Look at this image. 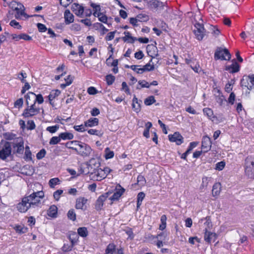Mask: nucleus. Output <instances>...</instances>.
Masks as SVG:
<instances>
[{
	"label": "nucleus",
	"instance_id": "nucleus-27",
	"mask_svg": "<svg viewBox=\"0 0 254 254\" xmlns=\"http://www.w3.org/2000/svg\"><path fill=\"white\" fill-rule=\"evenodd\" d=\"M77 235L81 237H86L88 235V231L86 227H82L77 229Z\"/></svg>",
	"mask_w": 254,
	"mask_h": 254
},
{
	"label": "nucleus",
	"instance_id": "nucleus-44",
	"mask_svg": "<svg viewBox=\"0 0 254 254\" xmlns=\"http://www.w3.org/2000/svg\"><path fill=\"white\" fill-rule=\"evenodd\" d=\"M105 157L106 159L112 158L114 157V153L113 151L110 150L109 148L107 147L105 149Z\"/></svg>",
	"mask_w": 254,
	"mask_h": 254
},
{
	"label": "nucleus",
	"instance_id": "nucleus-64",
	"mask_svg": "<svg viewBox=\"0 0 254 254\" xmlns=\"http://www.w3.org/2000/svg\"><path fill=\"white\" fill-rule=\"evenodd\" d=\"M122 89L124 90V91L127 94H128V95L130 94L129 89L128 88V86L127 85V83L126 82H122Z\"/></svg>",
	"mask_w": 254,
	"mask_h": 254
},
{
	"label": "nucleus",
	"instance_id": "nucleus-63",
	"mask_svg": "<svg viewBox=\"0 0 254 254\" xmlns=\"http://www.w3.org/2000/svg\"><path fill=\"white\" fill-rule=\"evenodd\" d=\"M60 4L64 7H67L72 2V0H59Z\"/></svg>",
	"mask_w": 254,
	"mask_h": 254
},
{
	"label": "nucleus",
	"instance_id": "nucleus-41",
	"mask_svg": "<svg viewBox=\"0 0 254 254\" xmlns=\"http://www.w3.org/2000/svg\"><path fill=\"white\" fill-rule=\"evenodd\" d=\"M138 83L140 86L136 87L137 89H140L141 88H149L150 87L149 83L144 80H139Z\"/></svg>",
	"mask_w": 254,
	"mask_h": 254
},
{
	"label": "nucleus",
	"instance_id": "nucleus-46",
	"mask_svg": "<svg viewBox=\"0 0 254 254\" xmlns=\"http://www.w3.org/2000/svg\"><path fill=\"white\" fill-rule=\"evenodd\" d=\"M61 140V138L60 135L59 136H53L51 138L49 141V144L50 145H55L59 143Z\"/></svg>",
	"mask_w": 254,
	"mask_h": 254
},
{
	"label": "nucleus",
	"instance_id": "nucleus-7",
	"mask_svg": "<svg viewBox=\"0 0 254 254\" xmlns=\"http://www.w3.org/2000/svg\"><path fill=\"white\" fill-rule=\"evenodd\" d=\"M194 27L193 33L196 38L199 41L202 40L205 35V29L203 25L197 22L194 24Z\"/></svg>",
	"mask_w": 254,
	"mask_h": 254
},
{
	"label": "nucleus",
	"instance_id": "nucleus-56",
	"mask_svg": "<svg viewBox=\"0 0 254 254\" xmlns=\"http://www.w3.org/2000/svg\"><path fill=\"white\" fill-rule=\"evenodd\" d=\"M37 26L38 29V30L40 32H44L47 30V28L46 26L42 23H38L37 24Z\"/></svg>",
	"mask_w": 254,
	"mask_h": 254
},
{
	"label": "nucleus",
	"instance_id": "nucleus-8",
	"mask_svg": "<svg viewBox=\"0 0 254 254\" xmlns=\"http://www.w3.org/2000/svg\"><path fill=\"white\" fill-rule=\"evenodd\" d=\"M25 97L26 98V103L27 105H29L28 99L29 98L34 99V103L38 102V104H41L44 102L43 97L40 94L36 95L33 92H29L25 95Z\"/></svg>",
	"mask_w": 254,
	"mask_h": 254
},
{
	"label": "nucleus",
	"instance_id": "nucleus-52",
	"mask_svg": "<svg viewBox=\"0 0 254 254\" xmlns=\"http://www.w3.org/2000/svg\"><path fill=\"white\" fill-rule=\"evenodd\" d=\"M27 126L26 127L28 130H33L36 127V125L33 120H28L27 123Z\"/></svg>",
	"mask_w": 254,
	"mask_h": 254
},
{
	"label": "nucleus",
	"instance_id": "nucleus-29",
	"mask_svg": "<svg viewBox=\"0 0 254 254\" xmlns=\"http://www.w3.org/2000/svg\"><path fill=\"white\" fill-rule=\"evenodd\" d=\"M116 250V245L114 243H110L105 250V254H114Z\"/></svg>",
	"mask_w": 254,
	"mask_h": 254
},
{
	"label": "nucleus",
	"instance_id": "nucleus-61",
	"mask_svg": "<svg viewBox=\"0 0 254 254\" xmlns=\"http://www.w3.org/2000/svg\"><path fill=\"white\" fill-rule=\"evenodd\" d=\"M85 124L83 125H80L79 126H74L73 128L74 129L79 132H83L84 131L85 129Z\"/></svg>",
	"mask_w": 254,
	"mask_h": 254
},
{
	"label": "nucleus",
	"instance_id": "nucleus-20",
	"mask_svg": "<svg viewBox=\"0 0 254 254\" xmlns=\"http://www.w3.org/2000/svg\"><path fill=\"white\" fill-rule=\"evenodd\" d=\"M93 174L96 176L97 181H101L106 177L105 172H103L101 168H98L95 171L91 172V174Z\"/></svg>",
	"mask_w": 254,
	"mask_h": 254
},
{
	"label": "nucleus",
	"instance_id": "nucleus-36",
	"mask_svg": "<svg viewBox=\"0 0 254 254\" xmlns=\"http://www.w3.org/2000/svg\"><path fill=\"white\" fill-rule=\"evenodd\" d=\"M145 196L143 192H140L138 193L137 196V207L138 208L142 204V201Z\"/></svg>",
	"mask_w": 254,
	"mask_h": 254
},
{
	"label": "nucleus",
	"instance_id": "nucleus-34",
	"mask_svg": "<svg viewBox=\"0 0 254 254\" xmlns=\"http://www.w3.org/2000/svg\"><path fill=\"white\" fill-rule=\"evenodd\" d=\"M140 65H132L130 66V68L138 74H142L144 72V69L141 67Z\"/></svg>",
	"mask_w": 254,
	"mask_h": 254
},
{
	"label": "nucleus",
	"instance_id": "nucleus-37",
	"mask_svg": "<svg viewBox=\"0 0 254 254\" xmlns=\"http://www.w3.org/2000/svg\"><path fill=\"white\" fill-rule=\"evenodd\" d=\"M67 218L74 221L76 220V215L75 211L73 209H70L67 212Z\"/></svg>",
	"mask_w": 254,
	"mask_h": 254
},
{
	"label": "nucleus",
	"instance_id": "nucleus-55",
	"mask_svg": "<svg viewBox=\"0 0 254 254\" xmlns=\"http://www.w3.org/2000/svg\"><path fill=\"white\" fill-rule=\"evenodd\" d=\"M88 133L90 134L96 135L99 136H101L102 135V133L99 130L94 129H89L88 130Z\"/></svg>",
	"mask_w": 254,
	"mask_h": 254
},
{
	"label": "nucleus",
	"instance_id": "nucleus-54",
	"mask_svg": "<svg viewBox=\"0 0 254 254\" xmlns=\"http://www.w3.org/2000/svg\"><path fill=\"white\" fill-rule=\"evenodd\" d=\"M137 20L140 22L147 21L148 20L147 15L143 14H139L137 16Z\"/></svg>",
	"mask_w": 254,
	"mask_h": 254
},
{
	"label": "nucleus",
	"instance_id": "nucleus-48",
	"mask_svg": "<svg viewBox=\"0 0 254 254\" xmlns=\"http://www.w3.org/2000/svg\"><path fill=\"white\" fill-rule=\"evenodd\" d=\"M46 154V151L45 149H42L36 154L37 159L41 160L43 159Z\"/></svg>",
	"mask_w": 254,
	"mask_h": 254
},
{
	"label": "nucleus",
	"instance_id": "nucleus-30",
	"mask_svg": "<svg viewBox=\"0 0 254 254\" xmlns=\"http://www.w3.org/2000/svg\"><path fill=\"white\" fill-rule=\"evenodd\" d=\"M78 238V235L75 232H71L68 236V239L71 243L72 246L76 243Z\"/></svg>",
	"mask_w": 254,
	"mask_h": 254
},
{
	"label": "nucleus",
	"instance_id": "nucleus-42",
	"mask_svg": "<svg viewBox=\"0 0 254 254\" xmlns=\"http://www.w3.org/2000/svg\"><path fill=\"white\" fill-rule=\"evenodd\" d=\"M106 81L108 85L113 84L115 80V77L112 74H108L106 76Z\"/></svg>",
	"mask_w": 254,
	"mask_h": 254
},
{
	"label": "nucleus",
	"instance_id": "nucleus-32",
	"mask_svg": "<svg viewBox=\"0 0 254 254\" xmlns=\"http://www.w3.org/2000/svg\"><path fill=\"white\" fill-rule=\"evenodd\" d=\"M59 135L61 139L63 140H70L73 139L74 137L72 133L67 132L61 133Z\"/></svg>",
	"mask_w": 254,
	"mask_h": 254
},
{
	"label": "nucleus",
	"instance_id": "nucleus-3",
	"mask_svg": "<svg viewBox=\"0 0 254 254\" xmlns=\"http://www.w3.org/2000/svg\"><path fill=\"white\" fill-rule=\"evenodd\" d=\"M214 57L215 60H221L222 61H229L231 58V55L228 49L217 47L214 53Z\"/></svg>",
	"mask_w": 254,
	"mask_h": 254
},
{
	"label": "nucleus",
	"instance_id": "nucleus-31",
	"mask_svg": "<svg viewBox=\"0 0 254 254\" xmlns=\"http://www.w3.org/2000/svg\"><path fill=\"white\" fill-rule=\"evenodd\" d=\"M203 113L207 116L209 119L212 118H217V117L213 116V112L212 109L209 108H205L203 109Z\"/></svg>",
	"mask_w": 254,
	"mask_h": 254
},
{
	"label": "nucleus",
	"instance_id": "nucleus-51",
	"mask_svg": "<svg viewBox=\"0 0 254 254\" xmlns=\"http://www.w3.org/2000/svg\"><path fill=\"white\" fill-rule=\"evenodd\" d=\"M198 144L197 142L193 141L191 142L190 143L189 146L186 151L187 153H188L189 154L190 153L192 150L195 148Z\"/></svg>",
	"mask_w": 254,
	"mask_h": 254
},
{
	"label": "nucleus",
	"instance_id": "nucleus-5",
	"mask_svg": "<svg viewBox=\"0 0 254 254\" xmlns=\"http://www.w3.org/2000/svg\"><path fill=\"white\" fill-rule=\"evenodd\" d=\"M77 146L79 147L78 154L84 157L89 156L92 151L90 146L85 143L78 141Z\"/></svg>",
	"mask_w": 254,
	"mask_h": 254
},
{
	"label": "nucleus",
	"instance_id": "nucleus-11",
	"mask_svg": "<svg viewBox=\"0 0 254 254\" xmlns=\"http://www.w3.org/2000/svg\"><path fill=\"white\" fill-rule=\"evenodd\" d=\"M71 9L76 16L80 17L83 16L84 8L82 5L77 3H73L71 5Z\"/></svg>",
	"mask_w": 254,
	"mask_h": 254
},
{
	"label": "nucleus",
	"instance_id": "nucleus-14",
	"mask_svg": "<svg viewBox=\"0 0 254 254\" xmlns=\"http://www.w3.org/2000/svg\"><path fill=\"white\" fill-rule=\"evenodd\" d=\"M87 199L84 197H79L76 199L75 207L77 209L85 210V204L87 202Z\"/></svg>",
	"mask_w": 254,
	"mask_h": 254
},
{
	"label": "nucleus",
	"instance_id": "nucleus-35",
	"mask_svg": "<svg viewBox=\"0 0 254 254\" xmlns=\"http://www.w3.org/2000/svg\"><path fill=\"white\" fill-rule=\"evenodd\" d=\"M212 178L211 177H204L202 179V184L200 188H205L208 185L209 183L211 181Z\"/></svg>",
	"mask_w": 254,
	"mask_h": 254
},
{
	"label": "nucleus",
	"instance_id": "nucleus-19",
	"mask_svg": "<svg viewBox=\"0 0 254 254\" xmlns=\"http://www.w3.org/2000/svg\"><path fill=\"white\" fill-rule=\"evenodd\" d=\"M225 70L229 71L230 73L237 72L240 70V66L239 64L235 61L231 65L226 66Z\"/></svg>",
	"mask_w": 254,
	"mask_h": 254
},
{
	"label": "nucleus",
	"instance_id": "nucleus-17",
	"mask_svg": "<svg viewBox=\"0 0 254 254\" xmlns=\"http://www.w3.org/2000/svg\"><path fill=\"white\" fill-rule=\"evenodd\" d=\"M141 100H138L134 95L132 99V107L136 113H138L140 111Z\"/></svg>",
	"mask_w": 254,
	"mask_h": 254
},
{
	"label": "nucleus",
	"instance_id": "nucleus-28",
	"mask_svg": "<svg viewBox=\"0 0 254 254\" xmlns=\"http://www.w3.org/2000/svg\"><path fill=\"white\" fill-rule=\"evenodd\" d=\"M250 79L249 76H246L245 78L243 77L241 81V84L242 86H245L248 89L251 90L252 89V86L249 84Z\"/></svg>",
	"mask_w": 254,
	"mask_h": 254
},
{
	"label": "nucleus",
	"instance_id": "nucleus-26",
	"mask_svg": "<svg viewBox=\"0 0 254 254\" xmlns=\"http://www.w3.org/2000/svg\"><path fill=\"white\" fill-rule=\"evenodd\" d=\"M18 5H19V8L15 7L14 10L16 11V14L15 15V17L16 19H18L20 15H25L24 9H21L22 8H24V6L20 3H17Z\"/></svg>",
	"mask_w": 254,
	"mask_h": 254
},
{
	"label": "nucleus",
	"instance_id": "nucleus-18",
	"mask_svg": "<svg viewBox=\"0 0 254 254\" xmlns=\"http://www.w3.org/2000/svg\"><path fill=\"white\" fill-rule=\"evenodd\" d=\"M149 7L151 9H157L158 8H163L164 3L158 0H151L149 2Z\"/></svg>",
	"mask_w": 254,
	"mask_h": 254
},
{
	"label": "nucleus",
	"instance_id": "nucleus-60",
	"mask_svg": "<svg viewBox=\"0 0 254 254\" xmlns=\"http://www.w3.org/2000/svg\"><path fill=\"white\" fill-rule=\"evenodd\" d=\"M116 32V31H112L108 33L107 36L105 37V40L106 41H111L113 40L115 37V34Z\"/></svg>",
	"mask_w": 254,
	"mask_h": 254
},
{
	"label": "nucleus",
	"instance_id": "nucleus-2",
	"mask_svg": "<svg viewBox=\"0 0 254 254\" xmlns=\"http://www.w3.org/2000/svg\"><path fill=\"white\" fill-rule=\"evenodd\" d=\"M245 172L246 175L251 179H254V157L248 156L245 160Z\"/></svg>",
	"mask_w": 254,
	"mask_h": 254
},
{
	"label": "nucleus",
	"instance_id": "nucleus-6",
	"mask_svg": "<svg viewBox=\"0 0 254 254\" xmlns=\"http://www.w3.org/2000/svg\"><path fill=\"white\" fill-rule=\"evenodd\" d=\"M13 148L15 149V152L16 153L22 154L23 153L24 147V141L22 137H18L15 140V142H12Z\"/></svg>",
	"mask_w": 254,
	"mask_h": 254
},
{
	"label": "nucleus",
	"instance_id": "nucleus-47",
	"mask_svg": "<svg viewBox=\"0 0 254 254\" xmlns=\"http://www.w3.org/2000/svg\"><path fill=\"white\" fill-rule=\"evenodd\" d=\"M60 180L58 178H53L49 181V186L51 188H53L55 186L59 184Z\"/></svg>",
	"mask_w": 254,
	"mask_h": 254
},
{
	"label": "nucleus",
	"instance_id": "nucleus-23",
	"mask_svg": "<svg viewBox=\"0 0 254 254\" xmlns=\"http://www.w3.org/2000/svg\"><path fill=\"white\" fill-rule=\"evenodd\" d=\"M86 127H92L97 126L99 123V120L96 118H91L88 121L84 122Z\"/></svg>",
	"mask_w": 254,
	"mask_h": 254
},
{
	"label": "nucleus",
	"instance_id": "nucleus-59",
	"mask_svg": "<svg viewBox=\"0 0 254 254\" xmlns=\"http://www.w3.org/2000/svg\"><path fill=\"white\" fill-rule=\"evenodd\" d=\"M9 24L11 26L17 29H20L21 28V26L18 22L15 20H11Z\"/></svg>",
	"mask_w": 254,
	"mask_h": 254
},
{
	"label": "nucleus",
	"instance_id": "nucleus-16",
	"mask_svg": "<svg viewBox=\"0 0 254 254\" xmlns=\"http://www.w3.org/2000/svg\"><path fill=\"white\" fill-rule=\"evenodd\" d=\"M65 23L68 25L74 21V16L68 9H66L64 12Z\"/></svg>",
	"mask_w": 254,
	"mask_h": 254
},
{
	"label": "nucleus",
	"instance_id": "nucleus-13",
	"mask_svg": "<svg viewBox=\"0 0 254 254\" xmlns=\"http://www.w3.org/2000/svg\"><path fill=\"white\" fill-rule=\"evenodd\" d=\"M125 191V189L121 187L120 185H118L115 190V191L113 195L110 198L112 201L118 200Z\"/></svg>",
	"mask_w": 254,
	"mask_h": 254
},
{
	"label": "nucleus",
	"instance_id": "nucleus-24",
	"mask_svg": "<svg viewBox=\"0 0 254 254\" xmlns=\"http://www.w3.org/2000/svg\"><path fill=\"white\" fill-rule=\"evenodd\" d=\"M216 238V235L215 233L208 232L207 229H205V233L204 235V240L205 241L210 243H211V240L214 238V239Z\"/></svg>",
	"mask_w": 254,
	"mask_h": 254
},
{
	"label": "nucleus",
	"instance_id": "nucleus-39",
	"mask_svg": "<svg viewBox=\"0 0 254 254\" xmlns=\"http://www.w3.org/2000/svg\"><path fill=\"white\" fill-rule=\"evenodd\" d=\"M122 39L125 42H127V43L131 44L133 43L135 41L137 40V38L136 37L127 35H125V36L122 37Z\"/></svg>",
	"mask_w": 254,
	"mask_h": 254
},
{
	"label": "nucleus",
	"instance_id": "nucleus-4",
	"mask_svg": "<svg viewBox=\"0 0 254 254\" xmlns=\"http://www.w3.org/2000/svg\"><path fill=\"white\" fill-rule=\"evenodd\" d=\"M11 154V146L7 141L4 142L2 146H0V159L5 160Z\"/></svg>",
	"mask_w": 254,
	"mask_h": 254
},
{
	"label": "nucleus",
	"instance_id": "nucleus-62",
	"mask_svg": "<svg viewBox=\"0 0 254 254\" xmlns=\"http://www.w3.org/2000/svg\"><path fill=\"white\" fill-rule=\"evenodd\" d=\"M23 104V100L22 98H19L17 99L15 102H14V107L15 108H20L22 107Z\"/></svg>",
	"mask_w": 254,
	"mask_h": 254
},
{
	"label": "nucleus",
	"instance_id": "nucleus-21",
	"mask_svg": "<svg viewBox=\"0 0 254 254\" xmlns=\"http://www.w3.org/2000/svg\"><path fill=\"white\" fill-rule=\"evenodd\" d=\"M58 208L55 205H51L47 211V214L49 216L52 218L57 217Z\"/></svg>",
	"mask_w": 254,
	"mask_h": 254
},
{
	"label": "nucleus",
	"instance_id": "nucleus-50",
	"mask_svg": "<svg viewBox=\"0 0 254 254\" xmlns=\"http://www.w3.org/2000/svg\"><path fill=\"white\" fill-rule=\"evenodd\" d=\"M59 128V125H56L53 126L48 127L46 130L50 133H54L56 132Z\"/></svg>",
	"mask_w": 254,
	"mask_h": 254
},
{
	"label": "nucleus",
	"instance_id": "nucleus-49",
	"mask_svg": "<svg viewBox=\"0 0 254 254\" xmlns=\"http://www.w3.org/2000/svg\"><path fill=\"white\" fill-rule=\"evenodd\" d=\"M152 62V60H151L149 63L145 64L143 67H142L143 69H144V71H152L154 70V65L153 64H151L150 62Z\"/></svg>",
	"mask_w": 254,
	"mask_h": 254
},
{
	"label": "nucleus",
	"instance_id": "nucleus-45",
	"mask_svg": "<svg viewBox=\"0 0 254 254\" xmlns=\"http://www.w3.org/2000/svg\"><path fill=\"white\" fill-rule=\"evenodd\" d=\"M156 101L153 96H150L144 100V104L147 106H149L155 103Z\"/></svg>",
	"mask_w": 254,
	"mask_h": 254
},
{
	"label": "nucleus",
	"instance_id": "nucleus-1",
	"mask_svg": "<svg viewBox=\"0 0 254 254\" xmlns=\"http://www.w3.org/2000/svg\"><path fill=\"white\" fill-rule=\"evenodd\" d=\"M44 196L43 191H33L29 194L27 193L22 198L21 201L16 205V208L19 212L25 213L30 208L38 206Z\"/></svg>",
	"mask_w": 254,
	"mask_h": 254
},
{
	"label": "nucleus",
	"instance_id": "nucleus-33",
	"mask_svg": "<svg viewBox=\"0 0 254 254\" xmlns=\"http://www.w3.org/2000/svg\"><path fill=\"white\" fill-rule=\"evenodd\" d=\"M60 94H61V91L58 89L52 90L48 96L49 100H53L55 98L58 97Z\"/></svg>",
	"mask_w": 254,
	"mask_h": 254
},
{
	"label": "nucleus",
	"instance_id": "nucleus-53",
	"mask_svg": "<svg viewBox=\"0 0 254 254\" xmlns=\"http://www.w3.org/2000/svg\"><path fill=\"white\" fill-rule=\"evenodd\" d=\"M137 183L141 186H144L146 184V180L143 176L139 175L137 178Z\"/></svg>",
	"mask_w": 254,
	"mask_h": 254
},
{
	"label": "nucleus",
	"instance_id": "nucleus-10",
	"mask_svg": "<svg viewBox=\"0 0 254 254\" xmlns=\"http://www.w3.org/2000/svg\"><path fill=\"white\" fill-rule=\"evenodd\" d=\"M100 165V163L98 160L95 158L91 159L87 164V168L88 170L87 173L91 174V172L98 169Z\"/></svg>",
	"mask_w": 254,
	"mask_h": 254
},
{
	"label": "nucleus",
	"instance_id": "nucleus-22",
	"mask_svg": "<svg viewBox=\"0 0 254 254\" xmlns=\"http://www.w3.org/2000/svg\"><path fill=\"white\" fill-rule=\"evenodd\" d=\"M38 113H37L36 112L31 110L27 107L26 109H25L24 110L22 114V116L24 118H28L30 117H32L38 114Z\"/></svg>",
	"mask_w": 254,
	"mask_h": 254
},
{
	"label": "nucleus",
	"instance_id": "nucleus-40",
	"mask_svg": "<svg viewBox=\"0 0 254 254\" xmlns=\"http://www.w3.org/2000/svg\"><path fill=\"white\" fill-rule=\"evenodd\" d=\"M77 144H78V141H76V140L70 141H68L67 143H66L65 146L67 148H68L69 149H72L73 150H75V151H78V148H75V147H73L71 146V145H72V144H74L75 145H77Z\"/></svg>",
	"mask_w": 254,
	"mask_h": 254
},
{
	"label": "nucleus",
	"instance_id": "nucleus-58",
	"mask_svg": "<svg viewBox=\"0 0 254 254\" xmlns=\"http://www.w3.org/2000/svg\"><path fill=\"white\" fill-rule=\"evenodd\" d=\"M63 190H58L54 192L53 196L56 200H59L60 198V195L63 193Z\"/></svg>",
	"mask_w": 254,
	"mask_h": 254
},
{
	"label": "nucleus",
	"instance_id": "nucleus-15",
	"mask_svg": "<svg viewBox=\"0 0 254 254\" xmlns=\"http://www.w3.org/2000/svg\"><path fill=\"white\" fill-rule=\"evenodd\" d=\"M169 140L175 142L177 145H181L183 142V137L179 132H176L173 134L168 136Z\"/></svg>",
	"mask_w": 254,
	"mask_h": 254
},
{
	"label": "nucleus",
	"instance_id": "nucleus-57",
	"mask_svg": "<svg viewBox=\"0 0 254 254\" xmlns=\"http://www.w3.org/2000/svg\"><path fill=\"white\" fill-rule=\"evenodd\" d=\"M225 166V162L221 161V162H218L216 164L215 169L219 170V171H221L224 169Z\"/></svg>",
	"mask_w": 254,
	"mask_h": 254
},
{
	"label": "nucleus",
	"instance_id": "nucleus-43",
	"mask_svg": "<svg viewBox=\"0 0 254 254\" xmlns=\"http://www.w3.org/2000/svg\"><path fill=\"white\" fill-rule=\"evenodd\" d=\"M216 101L220 106H222L224 102L226 101L223 95H221L220 93L218 96H216Z\"/></svg>",
	"mask_w": 254,
	"mask_h": 254
},
{
	"label": "nucleus",
	"instance_id": "nucleus-25",
	"mask_svg": "<svg viewBox=\"0 0 254 254\" xmlns=\"http://www.w3.org/2000/svg\"><path fill=\"white\" fill-rule=\"evenodd\" d=\"M221 184L220 183H216L213 185L212 190V194L213 196H216L219 194Z\"/></svg>",
	"mask_w": 254,
	"mask_h": 254
},
{
	"label": "nucleus",
	"instance_id": "nucleus-38",
	"mask_svg": "<svg viewBox=\"0 0 254 254\" xmlns=\"http://www.w3.org/2000/svg\"><path fill=\"white\" fill-rule=\"evenodd\" d=\"M4 138L6 140H13V142H15V140L17 139L18 137L16 136V134L10 133V132H6L4 134Z\"/></svg>",
	"mask_w": 254,
	"mask_h": 254
},
{
	"label": "nucleus",
	"instance_id": "nucleus-9",
	"mask_svg": "<svg viewBox=\"0 0 254 254\" xmlns=\"http://www.w3.org/2000/svg\"><path fill=\"white\" fill-rule=\"evenodd\" d=\"M109 196V193H105L101 195L97 199L95 202V208L97 211L102 209L104 203Z\"/></svg>",
	"mask_w": 254,
	"mask_h": 254
},
{
	"label": "nucleus",
	"instance_id": "nucleus-12",
	"mask_svg": "<svg viewBox=\"0 0 254 254\" xmlns=\"http://www.w3.org/2000/svg\"><path fill=\"white\" fill-rule=\"evenodd\" d=\"M212 141L209 137L204 136L203 137L201 142V148L204 152H207L211 149Z\"/></svg>",
	"mask_w": 254,
	"mask_h": 254
}]
</instances>
